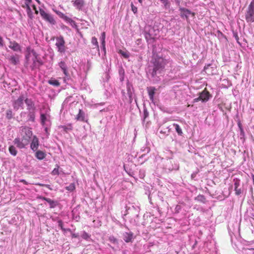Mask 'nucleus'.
<instances>
[{"label": "nucleus", "mask_w": 254, "mask_h": 254, "mask_svg": "<svg viewBox=\"0 0 254 254\" xmlns=\"http://www.w3.org/2000/svg\"><path fill=\"white\" fill-rule=\"evenodd\" d=\"M20 134L21 138H15L13 140V143L18 148L22 149L29 144L33 133L31 128L27 127H21L20 128Z\"/></svg>", "instance_id": "f257e3e1"}, {"label": "nucleus", "mask_w": 254, "mask_h": 254, "mask_svg": "<svg viewBox=\"0 0 254 254\" xmlns=\"http://www.w3.org/2000/svg\"><path fill=\"white\" fill-rule=\"evenodd\" d=\"M211 94L206 88H205L201 92L199 93V96L193 100V103H196L199 101L202 102H207L211 97Z\"/></svg>", "instance_id": "f03ea898"}, {"label": "nucleus", "mask_w": 254, "mask_h": 254, "mask_svg": "<svg viewBox=\"0 0 254 254\" xmlns=\"http://www.w3.org/2000/svg\"><path fill=\"white\" fill-rule=\"evenodd\" d=\"M56 46L58 49V51L61 53H64L66 50L65 46V41L63 36H60L56 38Z\"/></svg>", "instance_id": "7ed1b4c3"}, {"label": "nucleus", "mask_w": 254, "mask_h": 254, "mask_svg": "<svg viewBox=\"0 0 254 254\" xmlns=\"http://www.w3.org/2000/svg\"><path fill=\"white\" fill-rule=\"evenodd\" d=\"M245 17L247 22L253 23L254 22V5L253 2H251L249 5Z\"/></svg>", "instance_id": "20e7f679"}, {"label": "nucleus", "mask_w": 254, "mask_h": 254, "mask_svg": "<svg viewBox=\"0 0 254 254\" xmlns=\"http://www.w3.org/2000/svg\"><path fill=\"white\" fill-rule=\"evenodd\" d=\"M164 66V64L163 59H158L157 60H155L154 63V67L152 73V76H155L156 74L157 71L163 68Z\"/></svg>", "instance_id": "39448f33"}, {"label": "nucleus", "mask_w": 254, "mask_h": 254, "mask_svg": "<svg viewBox=\"0 0 254 254\" xmlns=\"http://www.w3.org/2000/svg\"><path fill=\"white\" fill-rule=\"evenodd\" d=\"M40 14L44 20L50 22L51 24H55V21L53 17L51 15L47 13L44 10L40 9Z\"/></svg>", "instance_id": "423d86ee"}, {"label": "nucleus", "mask_w": 254, "mask_h": 254, "mask_svg": "<svg viewBox=\"0 0 254 254\" xmlns=\"http://www.w3.org/2000/svg\"><path fill=\"white\" fill-rule=\"evenodd\" d=\"M24 97L20 95L18 98L15 100L13 103V108L15 110H18L19 108H23Z\"/></svg>", "instance_id": "0eeeda50"}, {"label": "nucleus", "mask_w": 254, "mask_h": 254, "mask_svg": "<svg viewBox=\"0 0 254 254\" xmlns=\"http://www.w3.org/2000/svg\"><path fill=\"white\" fill-rule=\"evenodd\" d=\"M179 10L180 11V15L182 18L185 17L187 19H188V15L190 14H191L192 16H195L194 12H192L187 8L180 7Z\"/></svg>", "instance_id": "6e6552de"}, {"label": "nucleus", "mask_w": 254, "mask_h": 254, "mask_svg": "<svg viewBox=\"0 0 254 254\" xmlns=\"http://www.w3.org/2000/svg\"><path fill=\"white\" fill-rule=\"evenodd\" d=\"M39 146V139L36 136L34 135L33 136L32 141L30 144V148L33 151H36L38 150Z\"/></svg>", "instance_id": "1a4fd4ad"}, {"label": "nucleus", "mask_w": 254, "mask_h": 254, "mask_svg": "<svg viewBox=\"0 0 254 254\" xmlns=\"http://www.w3.org/2000/svg\"><path fill=\"white\" fill-rule=\"evenodd\" d=\"M76 120L83 122L88 123V120L85 119V114L81 109H79L78 114L76 115Z\"/></svg>", "instance_id": "9d476101"}, {"label": "nucleus", "mask_w": 254, "mask_h": 254, "mask_svg": "<svg viewBox=\"0 0 254 254\" xmlns=\"http://www.w3.org/2000/svg\"><path fill=\"white\" fill-rule=\"evenodd\" d=\"M9 47L14 51L21 52V51L20 46L15 41H10L9 42Z\"/></svg>", "instance_id": "9b49d317"}, {"label": "nucleus", "mask_w": 254, "mask_h": 254, "mask_svg": "<svg viewBox=\"0 0 254 254\" xmlns=\"http://www.w3.org/2000/svg\"><path fill=\"white\" fill-rule=\"evenodd\" d=\"M71 2L73 5L79 10H80L84 4L83 0H72Z\"/></svg>", "instance_id": "f8f14e48"}, {"label": "nucleus", "mask_w": 254, "mask_h": 254, "mask_svg": "<svg viewBox=\"0 0 254 254\" xmlns=\"http://www.w3.org/2000/svg\"><path fill=\"white\" fill-rule=\"evenodd\" d=\"M234 182L236 194L239 195L241 193V190L239 188L240 184V180L238 179H235Z\"/></svg>", "instance_id": "ddd939ff"}, {"label": "nucleus", "mask_w": 254, "mask_h": 254, "mask_svg": "<svg viewBox=\"0 0 254 254\" xmlns=\"http://www.w3.org/2000/svg\"><path fill=\"white\" fill-rule=\"evenodd\" d=\"M133 238V233L131 232H126L124 234V240L127 242L128 243L131 241Z\"/></svg>", "instance_id": "4468645a"}, {"label": "nucleus", "mask_w": 254, "mask_h": 254, "mask_svg": "<svg viewBox=\"0 0 254 254\" xmlns=\"http://www.w3.org/2000/svg\"><path fill=\"white\" fill-rule=\"evenodd\" d=\"M155 90L156 89L154 87H149L147 88V91L149 96V98L151 101L153 100Z\"/></svg>", "instance_id": "2eb2a0df"}, {"label": "nucleus", "mask_w": 254, "mask_h": 254, "mask_svg": "<svg viewBox=\"0 0 254 254\" xmlns=\"http://www.w3.org/2000/svg\"><path fill=\"white\" fill-rule=\"evenodd\" d=\"M42 64V62L38 60L37 58H35L33 60V63L32 65L31 66V69L34 70L35 68L39 67Z\"/></svg>", "instance_id": "dca6fc26"}, {"label": "nucleus", "mask_w": 254, "mask_h": 254, "mask_svg": "<svg viewBox=\"0 0 254 254\" xmlns=\"http://www.w3.org/2000/svg\"><path fill=\"white\" fill-rule=\"evenodd\" d=\"M9 62L13 64L16 65L19 63V57L18 55L12 56L8 58Z\"/></svg>", "instance_id": "f3484780"}, {"label": "nucleus", "mask_w": 254, "mask_h": 254, "mask_svg": "<svg viewBox=\"0 0 254 254\" xmlns=\"http://www.w3.org/2000/svg\"><path fill=\"white\" fill-rule=\"evenodd\" d=\"M59 66L63 71V72L64 74V75L67 76L68 71L65 63L64 62L61 61L60 63H59Z\"/></svg>", "instance_id": "a211bd4d"}, {"label": "nucleus", "mask_w": 254, "mask_h": 254, "mask_svg": "<svg viewBox=\"0 0 254 254\" xmlns=\"http://www.w3.org/2000/svg\"><path fill=\"white\" fill-rule=\"evenodd\" d=\"M36 157L39 160H43L46 157V154L42 151H37L35 154Z\"/></svg>", "instance_id": "6ab92c4d"}, {"label": "nucleus", "mask_w": 254, "mask_h": 254, "mask_svg": "<svg viewBox=\"0 0 254 254\" xmlns=\"http://www.w3.org/2000/svg\"><path fill=\"white\" fill-rule=\"evenodd\" d=\"M50 116H46L44 114H41L40 115L41 123L42 126H44L47 121H48Z\"/></svg>", "instance_id": "aec40b11"}, {"label": "nucleus", "mask_w": 254, "mask_h": 254, "mask_svg": "<svg viewBox=\"0 0 254 254\" xmlns=\"http://www.w3.org/2000/svg\"><path fill=\"white\" fill-rule=\"evenodd\" d=\"M48 83L50 84L55 86H59L60 85V83L59 81L53 78H51L50 80H49Z\"/></svg>", "instance_id": "412c9836"}, {"label": "nucleus", "mask_w": 254, "mask_h": 254, "mask_svg": "<svg viewBox=\"0 0 254 254\" xmlns=\"http://www.w3.org/2000/svg\"><path fill=\"white\" fill-rule=\"evenodd\" d=\"M194 199L197 201L205 203L206 202V198L203 195L199 194L195 197Z\"/></svg>", "instance_id": "4be33fe9"}, {"label": "nucleus", "mask_w": 254, "mask_h": 254, "mask_svg": "<svg viewBox=\"0 0 254 254\" xmlns=\"http://www.w3.org/2000/svg\"><path fill=\"white\" fill-rule=\"evenodd\" d=\"M13 113L11 109H8L6 111L5 116L6 118L8 120H11L13 117Z\"/></svg>", "instance_id": "5701e85b"}, {"label": "nucleus", "mask_w": 254, "mask_h": 254, "mask_svg": "<svg viewBox=\"0 0 254 254\" xmlns=\"http://www.w3.org/2000/svg\"><path fill=\"white\" fill-rule=\"evenodd\" d=\"M173 126L175 127V130L178 134L180 135H182L183 134V131L179 125L176 124H173Z\"/></svg>", "instance_id": "b1692460"}, {"label": "nucleus", "mask_w": 254, "mask_h": 254, "mask_svg": "<svg viewBox=\"0 0 254 254\" xmlns=\"http://www.w3.org/2000/svg\"><path fill=\"white\" fill-rule=\"evenodd\" d=\"M47 202L49 203L51 208H55L58 205L57 201L52 200L50 198L48 199Z\"/></svg>", "instance_id": "393cba45"}, {"label": "nucleus", "mask_w": 254, "mask_h": 254, "mask_svg": "<svg viewBox=\"0 0 254 254\" xmlns=\"http://www.w3.org/2000/svg\"><path fill=\"white\" fill-rule=\"evenodd\" d=\"M9 151L10 152V153L13 155V156H16L17 153V151L15 148V147L13 146V145H10L9 147Z\"/></svg>", "instance_id": "a878e982"}, {"label": "nucleus", "mask_w": 254, "mask_h": 254, "mask_svg": "<svg viewBox=\"0 0 254 254\" xmlns=\"http://www.w3.org/2000/svg\"><path fill=\"white\" fill-rule=\"evenodd\" d=\"M211 64H208L207 65L205 66L204 67V71L206 72V73L208 74H213V73L212 71H210V68L212 67H211Z\"/></svg>", "instance_id": "bb28decb"}, {"label": "nucleus", "mask_w": 254, "mask_h": 254, "mask_svg": "<svg viewBox=\"0 0 254 254\" xmlns=\"http://www.w3.org/2000/svg\"><path fill=\"white\" fill-rule=\"evenodd\" d=\"M161 2L164 4V7L166 9H169L170 7V2L169 0H160Z\"/></svg>", "instance_id": "cd10ccee"}, {"label": "nucleus", "mask_w": 254, "mask_h": 254, "mask_svg": "<svg viewBox=\"0 0 254 254\" xmlns=\"http://www.w3.org/2000/svg\"><path fill=\"white\" fill-rule=\"evenodd\" d=\"M25 102L26 105L28 106V109L33 108L34 107V104L31 99H29L26 98L25 100Z\"/></svg>", "instance_id": "c85d7f7f"}, {"label": "nucleus", "mask_w": 254, "mask_h": 254, "mask_svg": "<svg viewBox=\"0 0 254 254\" xmlns=\"http://www.w3.org/2000/svg\"><path fill=\"white\" fill-rule=\"evenodd\" d=\"M91 43L94 46H95V48H97L98 51H99V48L98 45V42L97 41V39L95 37H93L92 38Z\"/></svg>", "instance_id": "c756f323"}, {"label": "nucleus", "mask_w": 254, "mask_h": 254, "mask_svg": "<svg viewBox=\"0 0 254 254\" xmlns=\"http://www.w3.org/2000/svg\"><path fill=\"white\" fill-rule=\"evenodd\" d=\"M75 185L73 183L70 184L68 186L65 187V189L69 191H73L75 190Z\"/></svg>", "instance_id": "7c9ffc66"}, {"label": "nucleus", "mask_w": 254, "mask_h": 254, "mask_svg": "<svg viewBox=\"0 0 254 254\" xmlns=\"http://www.w3.org/2000/svg\"><path fill=\"white\" fill-rule=\"evenodd\" d=\"M66 21L69 22L72 25H73V23L75 24L74 21L71 19V18L68 17L66 16H64L63 17Z\"/></svg>", "instance_id": "2f4dec72"}, {"label": "nucleus", "mask_w": 254, "mask_h": 254, "mask_svg": "<svg viewBox=\"0 0 254 254\" xmlns=\"http://www.w3.org/2000/svg\"><path fill=\"white\" fill-rule=\"evenodd\" d=\"M81 237L85 240H88L90 238V235L86 232H83L82 234Z\"/></svg>", "instance_id": "473e14b6"}, {"label": "nucleus", "mask_w": 254, "mask_h": 254, "mask_svg": "<svg viewBox=\"0 0 254 254\" xmlns=\"http://www.w3.org/2000/svg\"><path fill=\"white\" fill-rule=\"evenodd\" d=\"M59 166H57V168H55L53 171L52 172V174L53 175H59Z\"/></svg>", "instance_id": "72a5a7b5"}, {"label": "nucleus", "mask_w": 254, "mask_h": 254, "mask_svg": "<svg viewBox=\"0 0 254 254\" xmlns=\"http://www.w3.org/2000/svg\"><path fill=\"white\" fill-rule=\"evenodd\" d=\"M22 6L23 7V8H26L27 10V12H28V13H29L30 12H31V8H30V4L29 3H27V4H24L22 5Z\"/></svg>", "instance_id": "f704fd0d"}, {"label": "nucleus", "mask_w": 254, "mask_h": 254, "mask_svg": "<svg viewBox=\"0 0 254 254\" xmlns=\"http://www.w3.org/2000/svg\"><path fill=\"white\" fill-rule=\"evenodd\" d=\"M109 241L113 244H117L118 243L117 239L113 236L110 237L109 238Z\"/></svg>", "instance_id": "c9c22d12"}, {"label": "nucleus", "mask_w": 254, "mask_h": 254, "mask_svg": "<svg viewBox=\"0 0 254 254\" xmlns=\"http://www.w3.org/2000/svg\"><path fill=\"white\" fill-rule=\"evenodd\" d=\"M145 37L147 41H149L151 39H153V38L151 37V35L149 33H145Z\"/></svg>", "instance_id": "e433bc0d"}, {"label": "nucleus", "mask_w": 254, "mask_h": 254, "mask_svg": "<svg viewBox=\"0 0 254 254\" xmlns=\"http://www.w3.org/2000/svg\"><path fill=\"white\" fill-rule=\"evenodd\" d=\"M131 10L133 11V12L134 14L136 13L137 12V7L133 5V3H131Z\"/></svg>", "instance_id": "4c0bfd02"}, {"label": "nucleus", "mask_w": 254, "mask_h": 254, "mask_svg": "<svg viewBox=\"0 0 254 254\" xmlns=\"http://www.w3.org/2000/svg\"><path fill=\"white\" fill-rule=\"evenodd\" d=\"M59 226L61 228V229L63 231H65V229L63 227V222L61 220H59L58 221Z\"/></svg>", "instance_id": "58836bf2"}, {"label": "nucleus", "mask_w": 254, "mask_h": 254, "mask_svg": "<svg viewBox=\"0 0 254 254\" xmlns=\"http://www.w3.org/2000/svg\"><path fill=\"white\" fill-rule=\"evenodd\" d=\"M233 35H234V37H235V38L236 40L237 41V42L239 44H240V42H239V36H238V35L237 33H236V32L234 33H233Z\"/></svg>", "instance_id": "ea45409f"}, {"label": "nucleus", "mask_w": 254, "mask_h": 254, "mask_svg": "<svg viewBox=\"0 0 254 254\" xmlns=\"http://www.w3.org/2000/svg\"><path fill=\"white\" fill-rule=\"evenodd\" d=\"M105 38H106V34H105V32H104L102 33V37H101V40H102V42H103V44L105 42Z\"/></svg>", "instance_id": "a19ab883"}, {"label": "nucleus", "mask_w": 254, "mask_h": 254, "mask_svg": "<svg viewBox=\"0 0 254 254\" xmlns=\"http://www.w3.org/2000/svg\"><path fill=\"white\" fill-rule=\"evenodd\" d=\"M3 46V41L2 38L0 36V46L2 47Z\"/></svg>", "instance_id": "79ce46f5"}, {"label": "nucleus", "mask_w": 254, "mask_h": 254, "mask_svg": "<svg viewBox=\"0 0 254 254\" xmlns=\"http://www.w3.org/2000/svg\"><path fill=\"white\" fill-rule=\"evenodd\" d=\"M32 7H33V9L35 10V13H36V14H38V10H37V8H36V7L35 5L33 4V5H32Z\"/></svg>", "instance_id": "37998d69"}, {"label": "nucleus", "mask_w": 254, "mask_h": 254, "mask_svg": "<svg viewBox=\"0 0 254 254\" xmlns=\"http://www.w3.org/2000/svg\"><path fill=\"white\" fill-rule=\"evenodd\" d=\"M20 182L23 183L25 185H28V183L25 180L22 179L20 180Z\"/></svg>", "instance_id": "c03bdc74"}, {"label": "nucleus", "mask_w": 254, "mask_h": 254, "mask_svg": "<svg viewBox=\"0 0 254 254\" xmlns=\"http://www.w3.org/2000/svg\"><path fill=\"white\" fill-rule=\"evenodd\" d=\"M31 2H32V0H24L25 4H27V3H29V4H30Z\"/></svg>", "instance_id": "a18cd8bd"}, {"label": "nucleus", "mask_w": 254, "mask_h": 254, "mask_svg": "<svg viewBox=\"0 0 254 254\" xmlns=\"http://www.w3.org/2000/svg\"><path fill=\"white\" fill-rule=\"evenodd\" d=\"M148 114L146 111H144V120L148 116Z\"/></svg>", "instance_id": "49530a36"}, {"label": "nucleus", "mask_w": 254, "mask_h": 254, "mask_svg": "<svg viewBox=\"0 0 254 254\" xmlns=\"http://www.w3.org/2000/svg\"><path fill=\"white\" fill-rule=\"evenodd\" d=\"M39 198L43 200H46L47 202L48 199H49V198H47V197H43V196H40Z\"/></svg>", "instance_id": "de8ad7c7"}, {"label": "nucleus", "mask_w": 254, "mask_h": 254, "mask_svg": "<svg viewBox=\"0 0 254 254\" xmlns=\"http://www.w3.org/2000/svg\"><path fill=\"white\" fill-rule=\"evenodd\" d=\"M101 44H102V47H103V49L104 50L105 49V42L104 43V44L103 43V42H101Z\"/></svg>", "instance_id": "09e8293b"}, {"label": "nucleus", "mask_w": 254, "mask_h": 254, "mask_svg": "<svg viewBox=\"0 0 254 254\" xmlns=\"http://www.w3.org/2000/svg\"><path fill=\"white\" fill-rule=\"evenodd\" d=\"M45 184H40V183L36 184V185H38V186H39L41 187H45Z\"/></svg>", "instance_id": "8fccbe9b"}, {"label": "nucleus", "mask_w": 254, "mask_h": 254, "mask_svg": "<svg viewBox=\"0 0 254 254\" xmlns=\"http://www.w3.org/2000/svg\"><path fill=\"white\" fill-rule=\"evenodd\" d=\"M78 236L75 234H72V238H77Z\"/></svg>", "instance_id": "3c124183"}, {"label": "nucleus", "mask_w": 254, "mask_h": 254, "mask_svg": "<svg viewBox=\"0 0 254 254\" xmlns=\"http://www.w3.org/2000/svg\"><path fill=\"white\" fill-rule=\"evenodd\" d=\"M45 187H47V188L49 189L50 190H52L50 188V186L49 185H45Z\"/></svg>", "instance_id": "603ef678"}, {"label": "nucleus", "mask_w": 254, "mask_h": 254, "mask_svg": "<svg viewBox=\"0 0 254 254\" xmlns=\"http://www.w3.org/2000/svg\"><path fill=\"white\" fill-rule=\"evenodd\" d=\"M252 179H253V183L254 184V175L252 176Z\"/></svg>", "instance_id": "864d4df0"}, {"label": "nucleus", "mask_w": 254, "mask_h": 254, "mask_svg": "<svg viewBox=\"0 0 254 254\" xmlns=\"http://www.w3.org/2000/svg\"><path fill=\"white\" fill-rule=\"evenodd\" d=\"M252 251V254H254V249H253Z\"/></svg>", "instance_id": "5fc2aeb1"}, {"label": "nucleus", "mask_w": 254, "mask_h": 254, "mask_svg": "<svg viewBox=\"0 0 254 254\" xmlns=\"http://www.w3.org/2000/svg\"><path fill=\"white\" fill-rule=\"evenodd\" d=\"M138 1H139L140 3H141L142 1V0H138Z\"/></svg>", "instance_id": "6e6d98bb"}, {"label": "nucleus", "mask_w": 254, "mask_h": 254, "mask_svg": "<svg viewBox=\"0 0 254 254\" xmlns=\"http://www.w3.org/2000/svg\"><path fill=\"white\" fill-rule=\"evenodd\" d=\"M190 106H193V105L190 106V105H189V104H188V105H187V107H190Z\"/></svg>", "instance_id": "4d7b16f0"}, {"label": "nucleus", "mask_w": 254, "mask_h": 254, "mask_svg": "<svg viewBox=\"0 0 254 254\" xmlns=\"http://www.w3.org/2000/svg\"><path fill=\"white\" fill-rule=\"evenodd\" d=\"M122 55H124L125 57H127L126 56H125V54H123L122 53Z\"/></svg>", "instance_id": "13d9d810"}, {"label": "nucleus", "mask_w": 254, "mask_h": 254, "mask_svg": "<svg viewBox=\"0 0 254 254\" xmlns=\"http://www.w3.org/2000/svg\"><path fill=\"white\" fill-rule=\"evenodd\" d=\"M252 2H253V4L254 5V0H253V1Z\"/></svg>", "instance_id": "bf43d9fd"}, {"label": "nucleus", "mask_w": 254, "mask_h": 254, "mask_svg": "<svg viewBox=\"0 0 254 254\" xmlns=\"http://www.w3.org/2000/svg\"><path fill=\"white\" fill-rule=\"evenodd\" d=\"M46 131H47V128H45Z\"/></svg>", "instance_id": "052dcab7"}, {"label": "nucleus", "mask_w": 254, "mask_h": 254, "mask_svg": "<svg viewBox=\"0 0 254 254\" xmlns=\"http://www.w3.org/2000/svg\"><path fill=\"white\" fill-rule=\"evenodd\" d=\"M253 216L254 217V214H253Z\"/></svg>", "instance_id": "680f3d73"}]
</instances>
